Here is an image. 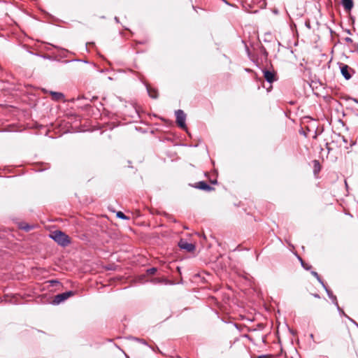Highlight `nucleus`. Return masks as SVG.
I'll return each instance as SVG.
<instances>
[{"label":"nucleus","instance_id":"7","mask_svg":"<svg viewBox=\"0 0 358 358\" xmlns=\"http://www.w3.org/2000/svg\"><path fill=\"white\" fill-rule=\"evenodd\" d=\"M341 3L347 11H350L354 6L352 0H341Z\"/></svg>","mask_w":358,"mask_h":358},{"label":"nucleus","instance_id":"2","mask_svg":"<svg viewBox=\"0 0 358 358\" xmlns=\"http://www.w3.org/2000/svg\"><path fill=\"white\" fill-rule=\"evenodd\" d=\"M262 72L264 78L268 83H272L277 80V75L274 69H262Z\"/></svg>","mask_w":358,"mask_h":358},{"label":"nucleus","instance_id":"22","mask_svg":"<svg viewBox=\"0 0 358 358\" xmlns=\"http://www.w3.org/2000/svg\"><path fill=\"white\" fill-rule=\"evenodd\" d=\"M141 342H142V343H143V344H145V345L146 344V342H145V341H141Z\"/></svg>","mask_w":358,"mask_h":358},{"label":"nucleus","instance_id":"6","mask_svg":"<svg viewBox=\"0 0 358 358\" xmlns=\"http://www.w3.org/2000/svg\"><path fill=\"white\" fill-rule=\"evenodd\" d=\"M48 92L51 95L52 100L55 101H64V95L63 93L54 91H49Z\"/></svg>","mask_w":358,"mask_h":358},{"label":"nucleus","instance_id":"24","mask_svg":"<svg viewBox=\"0 0 358 358\" xmlns=\"http://www.w3.org/2000/svg\"><path fill=\"white\" fill-rule=\"evenodd\" d=\"M344 315L346 316L347 318H348V320H351L350 317H349V316H347L345 314Z\"/></svg>","mask_w":358,"mask_h":358},{"label":"nucleus","instance_id":"25","mask_svg":"<svg viewBox=\"0 0 358 358\" xmlns=\"http://www.w3.org/2000/svg\"><path fill=\"white\" fill-rule=\"evenodd\" d=\"M344 315L346 316L347 318H348V320H351L350 317H349V316H347L345 314Z\"/></svg>","mask_w":358,"mask_h":358},{"label":"nucleus","instance_id":"3","mask_svg":"<svg viewBox=\"0 0 358 358\" xmlns=\"http://www.w3.org/2000/svg\"><path fill=\"white\" fill-rule=\"evenodd\" d=\"M74 295V292L72 291L66 292L62 294H59L56 295L53 300V303L55 305L59 304L60 303L64 301L67 299H69L70 296H72Z\"/></svg>","mask_w":358,"mask_h":358},{"label":"nucleus","instance_id":"18","mask_svg":"<svg viewBox=\"0 0 358 358\" xmlns=\"http://www.w3.org/2000/svg\"><path fill=\"white\" fill-rule=\"evenodd\" d=\"M257 358H271L269 355H260Z\"/></svg>","mask_w":358,"mask_h":358},{"label":"nucleus","instance_id":"26","mask_svg":"<svg viewBox=\"0 0 358 358\" xmlns=\"http://www.w3.org/2000/svg\"><path fill=\"white\" fill-rule=\"evenodd\" d=\"M357 115H358V113H357Z\"/></svg>","mask_w":358,"mask_h":358},{"label":"nucleus","instance_id":"13","mask_svg":"<svg viewBox=\"0 0 358 358\" xmlns=\"http://www.w3.org/2000/svg\"><path fill=\"white\" fill-rule=\"evenodd\" d=\"M157 271V268H149L147 270V273L149 274V275H153L156 273Z\"/></svg>","mask_w":358,"mask_h":358},{"label":"nucleus","instance_id":"8","mask_svg":"<svg viewBox=\"0 0 358 358\" xmlns=\"http://www.w3.org/2000/svg\"><path fill=\"white\" fill-rule=\"evenodd\" d=\"M195 187L198 189L205 190V191H210L213 189L210 185H208L204 181H200V182H197Z\"/></svg>","mask_w":358,"mask_h":358},{"label":"nucleus","instance_id":"19","mask_svg":"<svg viewBox=\"0 0 358 358\" xmlns=\"http://www.w3.org/2000/svg\"><path fill=\"white\" fill-rule=\"evenodd\" d=\"M23 229H24L26 231H29L30 229H31V227L29 226H26V227H22Z\"/></svg>","mask_w":358,"mask_h":358},{"label":"nucleus","instance_id":"11","mask_svg":"<svg viewBox=\"0 0 358 358\" xmlns=\"http://www.w3.org/2000/svg\"><path fill=\"white\" fill-rule=\"evenodd\" d=\"M349 69H341V72L346 80H349L352 76Z\"/></svg>","mask_w":358,"mask_h":358},{"label":"nucleus","instance_id":"4","mask_svg":"<svg viewBox=\"0 0 358 358\" xmlns=\"http://www.w3.org/2000/svg\"><path fill=\"white\" fill-rule=\"evenodd\" d=\"M176 122L178 125L182 129H186V115L182 110L176 111Z\"/></svg>","mask_w":358,"mask_h":358},{"label":"nucleus","instance_id":"21","mask_svg":"<svg viewBox=\"0 0 358 358\" xmlns=\"http://www.w3.org/2000/svg\"><path fill=\"white\" fill-rule=\"evenodd\" d=\"M317 171H319L320 170H318V165H316V172H317Z\"/></svg>","mask_w":358,"mask_h":358},{"label":"nucleus","instance_id":"5","mask_svg":"<svg viewBox=\"0 0 358 358\" xmlns=\"http://www.w3.org/2000/svg\"><path fill=\"white\" fill-rule=\"evenodd\" d=\"M178 245L181 249L185 250L187 252H193L195 250V245L194 244L187 243L184 240H180Z\"/></svg>","mask_w":358,"mask_h":358},{"label":"nucleus","instance_id":"17","mask_svg":"<svg viewBox=\"0 0 358 358\" xmlns=\"http://www.w3.org/2000/svg\"><path fill=\"white\" fill-rule=\"evenodd\" d=\"M345 41L346 42H348V43H352V39L351 38H350V37H346V38H345Z\"/></svg>","mask_w":358,"mask_h":358},{"label":"nucleus","instance_id":"9","mask_svg":"<svg viewBox=\"0 0 358 358\" xmlns=\"http://www.w3.org/2000/svg\"><path fill=\"white\" fill-rule=\"evenodd\" d=\"M147 91L149 96L152 99H157L158 97L157 90L155 88H152L150 85H146Z\"/></svg>","mask_w":358,"mask_h":358},{"label":"nucleus","instance_id":"14","mask_svg":"<svg viewBox=\"0 0 358 358\" xmlns=\"http://www.w3.org/2000/svg\"><path fill=\"white\" fill-rule=\"evenodd\" d=\"M313 275H314L321 283H322V281L321 280L318 273L315 271H312L311 273Z\"/></svg>","mask_w":358,"mask_h":358},{"label":"nucleus","instance_id":"12","mask_svg":"<svg viewBox=\"0 0 358 358\" xmlns=\"http://www.w3.org/2000/svg\"><path fill=\"white\" fill-rule=\"evenodd\" d=\"M117 217L123 220H128V217L121 211L117 213Z\"/></svg>","mask_w":358,"mask_h":358},{"label":"nucleus","instance_id":"15","mask_svg":"<svg viewBox=\"0 0 358 358\" xmlns=\"http://www.w3.org/2000/svg\"><path fill=\"white\" fill-rule=\"evenodd\" d=\"M315 169H314V171L315 173H316V165H318V170H320V165H319V163L317 161H315Z\"/></svg>","mask_w":358,"mask_h":358},{"label":"nucleus","instance_id":"20","mask_svg":"<svg viewBox=\"0 0 358 358\" xmlns=\"http://www.w3.org/2000/svg\"><path fill=\"white\" fill-rule=\"evenodd\" d=\"M76 62L79 63V64L84 63V62H82V61H77Z\"/></svg>","mask_w":358,"mask_h":358},{"label":"nucleus","instance_id":"23","mask_svg":"<svg viewBox=\"0 0 358 358\" xmlns=\"http://www.w3.org/2000/svg\"><path fill=\"white\" fill-rule=\"evenodd\" d=\"M342 67H345V68H347V67H349L348 65H344Z\"/></svg>","mask_w":358,"mask_h":358},{"label":"nucleus","instance_id":"16","mask_svg":"<svg viewBox=\"0 0 358 358\" xmlns=\"http://www.w3.org/2000/svg\"><path fill=\"white\" fill-rule=\"evenodd\" d=\"M336 305L338 308V310L343 314V315H345V313L343 312V310L342 309H341V308L338 306V304L337 302H336Z\"/></svg>","mask_w":358,"mask_h":358},{"label":"nucleus","instance_id":"10","mask_svg":"<svg viewBox=\"0 0 358 358\" xmlns=\"http://www.w3.org/2000/svg\"><path fill=\"white\" fill-rule=\"evenodd\" d=\"M252 3L261 9L264 8L266 6V0H252Z\"/></svg>","mask_w":358,"mask_h":358},{"label":"nucleus","instance_id":"1","mask_svg":"<svg viewBox=\"0 0 358 358\" xmlns=\"http://www.w3.org/2000/svg\"><path fill=\"white\" fill-rule=\"evenodd\" d=\"M50 237L59 245L63 247L68 245L71 243L69 236L61 231L57 230L52 232Z\"/></svg>","mask_w":358,"mask_h":358}]
</instances>
